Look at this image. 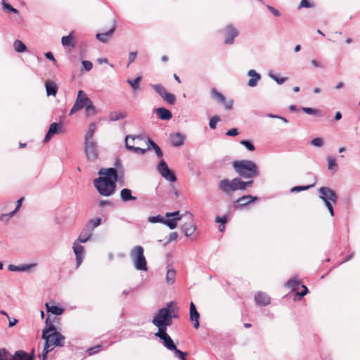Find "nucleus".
<instances>
[{"label":"nucleus","mask_w":360,"mask_h":360,"mask_svg":"<svg viewBox=\"0 0 360 360\" xmlns=\"http://www.w3.org/2000/svg\"><path fill=\"white\" fill-rule=\"evenodd\" d=\"M59 319L51 318L49 315L46 319V326L42 331V338L45 340L42 355L46 359L49 352L56 347H62L64 344L65 337L57 331L55 322L58 323Z\"/></svg>","instance_id":"nucleus-1"},{"label":"nucleus","mask_w":360,"mask_h":360,"mask_svg":"<svg viewBox=\"0 0 360 360\" xmlns=\"http://www.w3.org/2000/svg\"><path fill=\"white\" fill-rule=\"evenodd\" d=\"M99 177L94 181V186L103 196L112 195L115 190L117 180V172L115 168L101 169L98 171Z\"/></svg>","instance_id":"nucleus-2"},{"label":"nucleus","mask_w":360,"mask_h":360,"mask_svg":"<svg viewBox=\"0 0 360 360\" xmlns=\"http://www.w3.org/2000/svg\"><path fill=\"white\" fill-rule=\"evenodd\" d=\"M174 311L172 302L167 303L165 307L158 311L152 321L153 323L158 328V331H166L167 328L172 325L173 317L172 314Z\"/></svg>","instance_id":"nucleus-3"},{"label":"nucleus","mask_w":360,"mask_h":360,"mask_svg":"<svg viewBox=\"0 0 360 360\" xmlns=\"http://www.w3.org/2000/svg\"><path fill=\"white\" fill-rule=\"evenodd\" d=\"M148 139L141 135H127L125 137V146L127 150L143 155L148 150Z\"/></svg>","instance_id":"nucleus-4"},{"label":"nucleus","mask_w":360,"mask_h":360,"mask_svg":"<svg viewBox=\"0 0 360 360\" xmlns=\"http://www.w3.org/2000/svg\"><path fill=\"white\" fill-rule=\"evenodd\" d=\"M236 172L244 178H252L259 174L257 165L251 160H243L233 162Z\"/></svg>","instance_id":"nucleus-5"},{"label":"nucleus","mask_w":360,"mask_h":360,"mask_svg":"<svg viewBox=\"0 0 360 360\" xmlns=\"http://www.w3.org/2000/svg\"><path fill=\"white\" fill-rule=\"evenodd\" d=\"M319 198L324 202L331 217L334 216L333 205L337 203L338 195L330 188L323 186L319 189Z\"/></svg>","instance_id":"nucleus-6"},{"label":"nucleus","mask_w":360,"mask_h":360,"mask_svg":"<svg viewBox=\"0 0 360 360\" xmlns=\"http://www.w3.org/2000/svg\"><path fill=\"white\" fill-rule=\"evenodd\" d=\"M143 252V248L141 246H135L130 252V257L136 270L146 271L148 270L147 261Z\"/></svg>","instance_id":"nucleus-7"},{"label":"nucleus","mask_w":360,"mask_h":360,"mask_svg":"<svg viewBox=\"0 0 360 360\" xmlns=\"http://www.w3.org/2000/svg\"><path fill=\"white\" fill-rule=\"evenodd\" d=\"M91 99L87 96L86 93L82 90H79L77 93L76 101L70 112V115H72L74 112L79 111L84 108Z\"/></svg>","instance_id":"nucleus-8"},{"label":"nucleus","mask_w":360,"mask_h":360,"mask_svg":"<svg viewBox=\"0 0 360 360\" xmlns=\"http://www.w3.org/2000/svg\"><path fill=\"white\" fill-rule=\"evenodd\" d=\"M157 170L166 180L170 182L176 181V178L174 174L169 169L167 164L163 159L157 165Z\"/></svg>","instance_id":"nucleus-9"},{"label":"nucleus","mask_w":360,"mask_h":360,"mask_svg":"<svg viewBox=\"0 0 360 360\" xmlns=\"http://www.w3.org/2000/svg\"><path fill=\"white\" fill-rule=\"evenodd\" d=\"M165 217L167 219H164L163 224L170 229H174L177 226V222L184 217V214H180L179 211H176L167 212Z\"/></svg>","instance_id":"nucleus-10"},{"label":"nucleus","mask_w":360,"mask_h":360,"mask_svg":"<svg viewBox=\"0 0 360 360\" xmlns=\"http://www.w3.org/2000/svg\"><path fill=\"white\" fill-rule=\"evenodd\" d=\"M84 152L89 161H95L98 157L97 143H84Z\"/></svg>","instance_id":"nucleus-11"},{"label":"nucleus","mask_w":360,"mask_h":360,"mask_svg":"<svg viewBox=\"0 0 360 360\" xmlns=\"http://www.w3.org/2000/svg\"><path fill=\"white\" fill-rule=\"evenodd\" d=\"M184 217H187L189 221L184 223L181 226V229L186 236L190 237L193 235L196 226L193 222V215L190 212H186L184 214Z\"/></svg>","instance_id":"nucleus-12"},{"label":"nucleus","mask_w":360,"mask_h":360,"mask_svg":"<svg viewBox=\"0 0 360 360\" xmlns=\"http://www.w3.org/2000/svg\"><path fill=\"white\" fill-rule=\"evenodd\" d=\"M155 335L158 337L162 341V344L168 350L172 351L176 347L174 345L172 339L166 333V331H158Z\"/></svg>","instance_id":"nucleus-13"},{"label":"nucleus","mask_w":360,"mask_h":360,"mask_svg":"<svg viewBox=\"0 0 360 360\" xmlns=\"http://www.w3.org/2000/svg\"><path fill=\"white\" fill-rule=\"evenodd\" d=\"M238 181V178H235L231 181H229L227 179H223L220 181L219 184V188L224 193H228L232 191H237L236 182Z\"/></svg>","instance_id":"nucleus-14"},{"label":"nucleus","mask_w":360,"mask_h":360,"mask_svg":"<svg viewBox=\"0 0 360 360\" xmlns=\"http://www.w3.org/2000/svg\"><path fill=\"white\" fill-rule=\"evenodd\" d=\"M72 249L76 257V266L78 268L82 263L84 256V249L78 241L73 243Z\"/></svg>","instance_id":"nucleus-15"},{"label":"nucleus","mask_w":360,"mask_h":360,"mask_svg":"<svg viewBox=\"0 0 360 360\" xmlns=\"http://www.w3.org/2000/svg\"><path fill=\"white\" fill-rule=\"evenodd\" d=\"M200 314L198 312L193 302L190 303V319L193 323V327L198 329L200 326L199 323Z\"/></svg>","instance_id":"nucleus-16"},{"label":"nucleus","mask_w":360,"mask_h":360,"mask_svg":"<svg viewBox=\"0 0 360 360\" xmlns=\"http://www.w3.org/2000/svg\"><path fill=\"white\" fill-rule=\"evenodd\" d=\"M62 124L56 122L52 123L49 129V131L44 138V141L48 142L50 141L51 137L56 134L61 132Z\"/></svg>","instance_id":"nucleus-17"},{"label":"nucleus","mask_w":360,"mask_h":360,"mask_svg":"<svg viewBox=\"0 0 360 360\" xmlns=\"http://www.w3.org/2000/svg\"><path fill=\"white\" fill-rule=\"evenodd\" d=\"M225 33L226 34V37L224 40L225 44H231L233 42L234 38L238 35L237 30L231 25L226 27Z\"/></svg>","instance_id":"nucleus-18"},{"label":"nucleus","mask_w":360,"mask_h":360,"mask_svg":"<svg viewBox=\"0 0 360 360\" xmlns=\"http://www.w3.org/2000/svg\"><path fill=\"white\" fill-rule=\"evenodd\" d=\"M45 307H46L47 313H49V314L58 316V315H61L64 312V309L59 307L56 305H54V302L52 301L49 302H46L45 304Z\"/></svg>","instance_id":"nucleus-19"},{"label":"nucleus","mask_w":360,"mask_h":360,"mask_svg":"<svg viewBox=\"0 0 360 360\" xmlns=\"http://www.w3.org/2000/svg\"><path fill=\"white\" fill-rule=\"evenodd\" d=\"M23 198H20L16 202L15 209L8 214H1L0 215V220L3 222H8L9 219L18 212L22 205Z\"/></svg>","instance_id":"nucleus-20"},{"label":"nucleus","mask_w":360,"mask_h":360,"mask_svg":"<svg viewBox=\"0 0 360 360\" xmlns=\"http://www.w3.org/2000/svg\"><path fill=\"white\" fill-rule=\"evenodd\" d=\"M92 233L93 231L85 226L75 241H78L79 243H86L91 238Z\"/></svg>","instance_id":"nucleus-21"},{"label":"nucleus","mask_w":360,"mask_h":360,"mask_svg":"<svg viewBox=\"0 0 360 360\" xmlns=\"http://www.w3.org/2000/svg\"><path fill=\"white\" fill-rule=\"evenodd\" d=\"M184 140H185L184 135H183L180 133H176V134L172 135L170 137L171 144L173 146H176V147L181 146L184 143Z\"/></svg>","instance_id":"nucleus-22"},{"label":"nucleus","mask_w":360,"mask_h":360,"mask_svg":"<svg viewBox=\"0 0 360 360\" xmlns=\"http://www.w3.org/2000/svg\"><path fill=\"white\" fill-rule=\"evenodd\" d=\"M61 44L63 46L69 49H73L75 46V39L71 32L68 36H64L61 39Z\"/></svg>","instance_id":"nucleus-23"},{"label":"nucleus","mask_w":360,"mask_h":360,"mask_svg":"<svg viewBox=\"0 0 360 360\" xmlns=\"http://www.w3.org/2000/svg\"><path fill=\"white\" fill-rule=\"evenodd\" d=\"M248 75L250 77L248 82V85L250 87L257 86L258 81L261 78L259 74L256 72V71L254 70H250L248 71Z\"/></svg>","instance_id":"nucleus-24"},{"label":"nucleus","mask_w":360,"mask_h":360,"mask_svg":"<svg viewBox=\"0 0 360 360\" xmlns=\"http://www.w3.org/2000/svg\"><path fill=\"white\" fill-rule=\"evenodd\" d=\"M256 302L262 306L267 305L270 303V297L264 292H257L255 297Z\"/></svg>","instance_id":"nucleus-25"},{"label":"nucleus","mask_w":360,"mask_h":360,"mask_svg":"<svg viewBox=\"0 0 360 360\" xmlns=\"http://www.w3.org/2000/svg\"><path fill=\"white\" fill-rule=\"evenodd\" d=\"M257 200V197H253L250 195H243L239 198L237 200V202L239 204V206L243 207L250 202H255Z\"/></svg>","instance_id":"nucleus-26"},{"label":"nucleus","mask_w":360,"mask_h":360,"mask_svg":"<svg viewBox=\"0 0 360 360\" xmlns=\"http://www.w3.org/2000/svg\"><path fill=\"white\" fill-rule=\"evenodd\" d=\"M11 360H33V354L28 355L24 351H17Z\"/></svg>","instance_id":"nucleus-27"},{"label":"nucleus","mask_w":360,"mask_h":360,"mask_svg":"<svg viewBox=\"0 0 360 360\" xmlns=\"http://www.w3.org/2000/svg\"><path fill=\"white\" fill-rule=\"evenodd\" d=\"M46 91L47 96H55L57 94L58 86L56 84L52 81H49L46 82Z\"/></svg>","instance_id":"nucleus-28"},{"label":"nucleus","mask_w":360,"mask_h":360,"mask_svg":"<svg viewBox=\"0 0 360 360\" xmlns=\"http://www.w3.org/2000/svg\"><path fill=\"white\" fill-rule=\"evenodd\" d=\"M156 111L159 117L163 120H170L172 117L171 112L165 108H158Z\"/></svg>","instance_id":"nucleus-29"},{"label":"nucleus","mask_w":360,"mask_h":360,"mask_svg":"<svg viewBox=\"0 0 360 360\" xmlns=\"http://www.w3.org/2000/svg\"><path fill=\"white\" fill-rule=\"evenodd\" d=\"M121 200L124 202L129 200H134L136 199V197L131 195V191L129 188H123L120 191Z\"/></svg>","instance_id":"nucleus-30"},{"label":"nucleus","mask_w":360,"mask_h":360,"mask_svg":"<svg viewBox=\"0 0 360 360\" xmlns=\"http://www.w3.org/2000/svg\"><path fill=\"white\" fill-rule=\"evenodd\" d=\"M115 29V26L113 25L112 28L105 33H98L96 34V38L100 41L105 42L108 41V39L111 37L112 34L114 32Z\"/></svg>","instance_id":"nucleus-31"},{"label":"nucleus","mask_w":360,"mask_h":360,"mask_svg":"<svg viewBox=\"0 0 360 360\" xmlns=\"http://www.w3.org/2000/svg\"><path fill=\"white\" fill-rule=\"evenodd\" d=\"M127 117V112L124 111H115L110 114L109 119L111 121L123 120Z\"/></svg>","instance_id":"nucleus-32"},{"label":"nucleus","mask_w":360,"mask_h":360,"mask_svg":"<svg viewBox=\"0 0 360 360\" xmlns=\"http://www.w3.org/2000/svg\"><path fill=\"white\" fill-rule=\"evenodd\" d=\"M147 145L148 146V150H150L152 148L153 149H154V150L158 158H162L163 153H162L161 149L156 143H155L150 139H148Z\"/></svg>","instance_id":"nucleus-33"},{"label":"nucleus","mask_w":360,"mask_h":360,"mask_svg":"<svg viewBox=\"0 0 360 360\" xmlns=\"http://www.w3.org/2000/svg\"><path fill=\"white\" fill-rule=\"evenodd\" d=\"M101 224V219L99 217L92 218L88 221L86 224L85 225L87 228H89L91 231H94V229Z\"/></svg>","instance_id":"nucleus-34"},{"label":"nucleus","mask_w":360,"mask_h":360,"mask_svg":"<svg viewBox=\"0 0 360 360\" xmlns=\"http://www.w3.org/2000/svg\"><path fill=\"white\" fill-rule=\"evenodd\" d=\"M13 49L18 53H23L26 51L27 46L21 40L17 39L13 42Z\"/></svg>","instance_id":"nucleus-35"},{"label":"nucleus","mask_w":360,"mask_h":360,"mask_svg":"<svg viewBox=\"0 0 360 360\" xmlns=\"http://www.w3.org/2000/svg\"><path fill=\"white\" fill-rule=\"evenodd\" d=\"M85 112L87 117L94 116L97 113L96 107L94 105L93 102L90 101L88 104L84 107Z\"/></svg>","instance_id":"nucleus-36"},{"label":"nucleus","mask_w":360,"mask_h":360,"mask_svg":"<svg viewBox=\"0 0 360 360\" xmlns=\"http://www.w3.org/2000/svg\"><path fill=\"white\" fill-rule=\"evenodd\" d=\"M176 271L174 269H168L166 275V281L168 285H172L175 282Z\"/></svg>","instance_id":"nucleus-37"},{"label":"nucleus","mask_w":360,"mask_h":360,"mask_svg":"<svg viewBox=\"0 0 360 360\" xmlns=\"http://www.w3.org/2000/svg\"><path fill=\"white\" fill-rule=\"evenodd\" d=\"M327 160L328 163V169L335 172L338 167L335 158L332 156H329Z\"/></svg>","instance_id":"nucleus-38"},{"label":"nucleus","mask_w":360,"mask_h":360,"mask_svg":"<svg viewBox=\"0 0 360 360\" xmlns=\"http://www.w3.org/2000/svg\"><path fill=\"white\" fill-rule=\"evenodd\" d=\"M212 97L218 102L220 103L221 101H224V96L221 94L220 92H218L215 89H212L211 91Z\"/></svg>","instance_id":"nucleus-39"},{"label":"nucleus","mask_w":360,"mask_h":360,"mask_svg":"<svg viewBox=\"0 0 360 360\" xmlns=\"http://www.w3.org/2000/svg\"><path fill=\"white\" fill-rule=\"evenodd\" d=\"M141 80V76H139L134 80L128 79L127 82L131 85L134 90H137L139 88V83Z\"/></svg>","instance_id":"nucleus-40"},{"label":"nucleus","mask_w":360,"mask_h":360,"mask_svg":"<svg viewBox=\"0 0 360 360\" xmlns=\"http://www.w3.org/2000/svg\"><path fill=\"white\" fill-rule=\"evenodd\" d=\"M1 4L3 9L7 10L10 12H12L15 14H18V11L13 8L11 5H10L8 3L6 2L5 0H1Z\"/></svg>","instance_id":"nucleus-41"},{"label":"nucleus","mask_w":360,"mask_h":360,"mask_svg":"<svg viewBox=\"0 0 360 360\" xmlns=\"http://www.w3.org/2000/svg\"><path fill=\"white\" fill-rule=\"evenodd\" d=\"M299 285H300V281L296 278H292L290 279L286 283V286L292 288V290H295L296 288Z\"/></svg>","instance_id":"nucleus-42"},{"label":"nucleus","mask_w":360,"mask_h":360,"mask_svg":"<svg viewBox=\"0 0 360 360\" xmlns=\"http://www.w3.org/2000/svg\"><path fill=\"white\" fill-rule=\"evenodd\" d=\"M162 98L169 104H174L176 100L174 95L167 91L165 93L164 96Z\"/></svg>","instance_id":"nucleus-43"},{"label":"nucleus","mask_w":360,"mask_h":360,"mask_svg":"<svg viewBox=\"0 0 360 360\" xmlns=\"http://www.w3.org/2000/svg\"><path fill=\"white\" fill-rule=\"evenodd\" d=\"M148 221L150 223H162V224H163L164 218L160 214H158L157 216L148 217Z\"/></svg>","instance_id":"nucleus-44"},{"label":"nucleus","mask_w":360,"mask_h":360,"mask_svg":"<svg viewBox=\"0 0 360 360\" xmlns=\"http://www.w3.org/2000/svg\"><path fill=\"white\" fill-rule=\"evenodd\" d=\"M153 88L161 97H162L167 91L161 84H154L153 85Z\"/></svg>","instance_id":"nucleus-45"},{"label":"nucleus","mask_w":360,"mask_h":360,"mask_svg":"<svg viewBox=\"0 0 360 360\" xmlns=\"http://www.w3.org/2000/svg\"><path fill=\"white\" fill-rule=\"evenodd\" d=\"M240 143L250 151H254L255 149L252 143L249 140H242Z\"/></svg>","instance_id":"nucleus-46"},{"label":"nucleus","mask_w":360,"mask_h":360,"mask_svg":"<svg viewBox=\"0 0 360 360\" xmlns=\"http://www.w3.org/2000/svg\"><path fill=\"white\" fill-rule=\"evenodd\" d=\"M172 351L174 352L175 356L176 358H178L179 359H180V360H187L186 358V353L181 352V350H179L176 347L174 349H173Z\"/></svg>","instance_id":"nucleus-47"},{"label":"nucleus","mask_w":360,"mask_h":360,"mask_svg":"<svg viewBox=\"0 0 360 360\" xmlns=\"http://www.w3.org/2000/svg\"><path fill=\"white\" fill-rule=\"evenodd\" d=\"M269 76L272 78L274 80H275L278 84H282L284 83L287 78L286 77H278V76L272 74L271 72H269Z\"/></svg>","instance_id":"nucleus-48"},{"label":"nucleus","mask_w":360,"mask_h":360,"mask_svg":"<svg viewBox=\"0 0 360 360\" xmlns=\"http://www.w3.org/2000/svg\"><path fill=\"white\" fill-rule=\"evenodd\" d=\"M94 134L92 132L86 131L84 136V143L96 142L94 139Z\"/></svg>","instance_id":"nucleus-49"},{"label":"nucleus","mask_w":360,"mask_h":360,"mask_svg":"<svg viewBox=\"0 0 360 360\" xmlns=\"http://www.w3.org/2000/svg\"><path fill=\"white\" fill-rule=\"evenodd\" d=\"M219 103L222 104L226 110H230L233 108V100L226 101L224 98V101H221Z\"/></svg>","instance_id":"nucleus-50"},{"label":"nucleus","mask_w":360,"mask_h":360,"mask_svg":"<svg viewBox=\"0 0 360 360\" xmlns=\"http://www.w3.org/2000/svg\"><path fill=\"white\" fill-rule=\"evenodd\" d=\"M219 103L222 104L226 110H230L233 108V100L226 101L224 98V101H221Z\"/></svg>","instance_id":"nucleus-51"},{"label":"nucleus","mask_w":360,"mask_h":360,"mask_svg":"<svg viewBox=\"0 0 360 360\" xmlns=\"http://www.w3.org/2000/svg\"><path fill=\"white\" fill-rule=\"evenodd\" d=\"M219 118L217 116H213L210 120V127L212 129H214L216 128L217 124L219 122Z\"/></svg>","instance_id":"nucleus-52"},{"label":"nucleus","mask_w":360,"mask_h":360,"mask_svg":"<svg viewBox=\"0 0 360 360\" xmlns=\"http://www.w3.org/2000/svg\"><path fill=\"white\" fill-rule=\"evenodd\" d=\"M302 110L309 115H320V112L318 110L311 108H302Z\"/></svg>","instance_id":"nucleus-53"},{"label":"nucleus","mask_w":360,"mask_h":360,"mask_svg":"<svg viewBox=\"0 0 360 360\" xmlns=\"http://www.w3.org/2000/svg\"><path fill=\"white\" fill-rule=\"evenodd\" d=\"M237 190H245L248 186V183L243 181L241 179L238 178V181L236 184Z\"/></svg>","instance_id":"nucleus-54"},{"label":"nucleus","mask_w":360,"mask_h":360,"mask_svg":"<svg viewBox=\"0 0 360 360\" xmlns=\"http://www.w3.org/2000/svg\"><path fill=\"white\" fill-rule=\"evenodd\" d=\"M0 360H11L9 354L4 349L0 350Z\"/></svg>","instance_id":"nucleus-55"},{"label":"nucleus","mask_w":360,"mask_h":360,"mask_svg":"<svg viewBox=\"0 0 360 360\" xmlns=\"http://www.w3.org/2000/svg\"><path fill=\"white\" fill-rule=\"evenodd\" d=\"M311 143L313 146L316 147H321L323 144V139L321 138H315L311 140Z\"/></svg>","instance_id":"nucleus-56"},{"label":"nucleus","mask_w":360,"mask_h":360,"mask_svg":"<svg viewBox=\"0 0 360 360\" xmlns=\"http://www.w3.org/2000/svg\"><path fill=\"white\" fill-rule=\"evenodd\" d=\"M36 264H22L21 266H19V271H29L33 267L35 266Z\"/></svg>","instance_id":"nucleus-57"},{"label":"nucleus","mask_w":360,"mask_h":360,"mask_svg":"<svg viewBox=\"0 0 360 360\" xmlns=\"http://www.w3.org/2000/svg\"><path fill=\"white\" fill-rule=\"evenodd\" d=\"M82 64L84 68L85 69V70H86V71L91 70L93 68L92 63L89 60H83L82 62Z\"/></svg>","instance_id":"nucleus-58"},{"label":"nucleus","mask_w":360,"mask_h":360,"mask_svg":"<svg viewBox=\"0 0 360 360\" xmlns=\"http://www.w3.org/2000/svg\"><path fill=\"white\" fill-rule=\"evenodd\" d=\"M311 7H313V5L311 4L308 0H302L300 4V6H299V8H311Z\"/></svg>","instance_id":"nucleus-59"},{"label":"nucleus","mask_w":360,"mask_h":360,"mask_svg":"<svg viewBox=\"0 0 360 360\" xmlns=\"http://www.w3.org/2000/svg\"><path fill=\"white\" fill-rule=\"evenodd\" d=\"M314 184H315V183L313 184L312 185H309V186H295L292 188V191L294 192V191H301L307 190V189L309 188L310 187L313 186Z\"/></svg>","instance_id":"nucleus-60"},{"label":"nucleus","mask_w":360,"mask_h":360,"mask_svg":"<svg viewBox=\"0 0 360 360\" xmlns=\"http://www.w3.org/2000/svg\"><path fill=\"white\" fill-rule=\"evenodd\" d=\"M100 349H101V346L100 345H97L96 347L89 348L87 350V352H88L89 355H92V354H94L97 353L100 350Z\"/></svg>","instance_id":"nucleus-61"},{"label":"nucleus","mask_w":360,"mask_h":360,"mask_svg":"<svg viewBox=\"0 0 360 360\" xmlns=\"http://www.w3.org/2000/svg\"><path fill=\"white\" fill-rule=\"evenodd\" d=\"M239 134L238 130L236 128L231 129L230 130H228L226 132V134L229 136H234Z\"/></svg>","instance_id":"nucleus-62"},{"label":"nucleus","mask_w":360,"mask_h":360,"mask_svg":"<svg viewBox=\"0 0 360 360\" xmlns=\"http://www.w3.org/2000/svg\"><path fill=\"white\" fill-rule=\"evenodd\" d=\"M136 55H137V53L136 52H131L129 53V58H128V60H129V64L128 65L131 63L132 62L134 61V60L136 59Z\"/></svg>","instance_id":"nucleus-63"},{"label":"nucleus","mask_w":360,"mask_h":360,"mask_svg":"<svg viewBox=\"0 0 360 360\" xmlns=\"http://www.w3.org/2000/svg\"><path fill=\"white\" fill-rule=\"evenodd\" d=\"M45 56L47 59L50 60L51 61H52L53 63H56V60L53 55V53L51 52H46L45 53Z\"/></svg>","instance_id":"nucleus-64"}]
</instances>
